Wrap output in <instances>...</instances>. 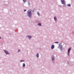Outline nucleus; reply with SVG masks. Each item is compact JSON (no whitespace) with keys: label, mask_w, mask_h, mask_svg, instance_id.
<instances>
[{"label":"nucleus","mask_w":74,"mask_h":74,"mask_svg":"<svg viewBox=\"0 0 74 74\" xmlns=\"http://www.w3.org/2000/svg\"><path fill=\"white\" fill-rule=\"evenodd\" d=\"M27 15L29 17H31V16H32V12L30 11H28L27 12Z\"/></svg>","instance_id":"nucleus-1"},{"label":"nucleus","mask_w":74,"mask_h":74,"mask_svg":"<svg viewBox=\"0 0 74 74\" xmlns=\"http://www.w3.org/2000/svg\"><path fill=\"white\" fill-rule=\"evenodd\" d=\"M71 48H69V49L68 50V55L69 56H70V50H71Z\"/></svg>","instance_id":"nucleus-2"},{"label":"nucleus","mask_w":74,"mask_h":74,"mask_svg":"<svg viewBox=\"0 0 74 74\" xmlns=\"http://www.w3.org/2000/svg\"><path fill=\"white\" fill-rule=\"evenodd\" d=\"M61 2L63 4L65 5V2L64 1V0H61Z\"/></svg>","instance_id":"nucleus-3"},{"label":"nucleus","mask_w":74,"mask_h":74,"mask_svg":"<svg viewBox=\"0 0 74 74\" xmlns=\"http://www.w3.org/2000/svg\"><path fill=\"white\" fill-rule=\"evenodd\" d=\"M4 52L6 54H9V53H8V52L7 51H6L5 50H4Z\"/></svg>","instance_id":"nucleus-4"},{"label":"nucleus","mask_w":74,"mask_h":74,"mask_svg":"<svg viewBox=\"0 0 74 74\" xmlns=\"http://www.w3.org/2000/svg\"><path fill=\"white\" fill-rule=\"evenodd\" d=\"M54 59H55V58H54V57L53 56L52 57V61H53L54 60Z\"/></svg>","instance_id":"nucleus-5"},{"label":"nucleus","mask_w":74,"mask_h":74,"mask_svg":"<svg viewBox=\"0 0 74 74\" xmlns=\"http://www.w3.org/2000/svg\"><path fill=\"white\" fill-rule=\"evenodd\" d=\"M51 48L52 49H53V48H54V45H52V46L51 47Z\"/></svg>","instance_id":"nucleus-6"},{"label":"nucleus","mask_w":74,"mask_h":74,"mask_svg":"<svg viewBox=\"0 0 74 74\" xmlns=\"http://www.w3.org/2000/svg\"><path fill=\"white\" fill-rule=\"evenodd\" d=\"M28 38H32V37L30 36H28Z\"/></svg>","instance_id":"nucleus-7"},{"label":"nucleus","mask_w":74,"mask_h":74,"mask_svg":"<svg viewBox=\"0 0 74 74\" xmlns=\"http://www.w3.org/2000/svg\"><path fill=\"white\" fill-rule=\"evenodd\" d=\"M54 19L55 20V21H56V17H54Z\"/></svg>","instance_id":"nucleus-8"},{"label":"nucleus","mask_w":74,"mask_h":74,"mask_svg":"<svg viewBox=\"0 0 74 74\" xmlns=\"http://www.w3.org/2000/svg\"><path fill=\"white\" fill-rule=\"evenodd\" d=\"M36 56L37 57V58H38L39 56H38V53H37L36 55Z\"/></svg>","instance_id":"nucleus-9"},{"label":"nucleus","mask_w":74,"mask_h":74,"mask_svg":"<svg viewBox=\"0 0 74 74\" xmlns=\"http://www.w3.org/2000/svg\"><path fill=\"white\" fill-rule=\"evenodd\" d=\"M23 67H25V64H23Z\"/></svg>","instance_id":"nucleus-10"},{"label":"nucleus","mask_w":74,"mask_h":74,"mask_svg":"<svg viewBox=\"0 0 74 74\" xmlns=\"http://www.w3.org/2000/svg\"><path fill=\"white\" fill-rule=\"evenodd\" d=\"M37 14H38V15L39 16L40 14V13H39V12H37Z\"/></svg>","instance_id":"nucleus-11"},{"label":"nucleus","mask_w":74,"mask_h":74,"mask_svg":"<svg viewBox=\"0 0 74 74\" xmlns=\"http://www.w3.org/2000/svg\"><path fill=\"white\" fill-rule=\"evenodd\" d=\"M38 26H41V24L40 23H39V24H38Z\"/></svg>","instance_id":"nucleus-12"},{"label":"nucleus","mask_w":74,"mask_h":74,"mask_svg":"<svg viewBox=\"0 0 74 74\" xmlns=\"http://www.w3.org/2000/svg\"><path fill=\"white\" fill-rule=\"evenodd\" d=\"M68 6H69V7H70L71 6V5L70 4H69L68 5Z\"/></svg>","instance_id":"nucleus-13"},{"label":"nucleus","mask_w":74,"mask_h":74,"mask_svg":"<svg viewBox=\"0 0 74 74\" xmlns=\"http://www.w3.org/2000/svg\"><path fill=\"white\" fill-rule=\"evenodd\" d=\"M23 2H26V0H23Z\"/></svg>","instance_id":"nucleus-14"},{"label":"nucleus","mask_w":74,"mask_h":74,"mask_svg":"<svg viewBox=\"0 0 74 74\" xmlns=\"http://www.w3.org/2000/svg\"><path fill=\"white\" fill-rule=\"evenodd\" d=\"M55 43H56V44H58V43H59V42H55Z\"/></svg>","instance_id":"nucleus-15"},{"label":"nucleus","mask_w":74,"mask_h":74,"mask_svg":"<svg viewBox=\"0 0 74 74\" xmlns=\"http://www.w3.org/2000/svg\"><path fill=\"white\" fill-rule=\"evenodd\" d=\"M22 61H23L22 60H21L20 62H22Z\"/></svg>","instance_id":"nucleus-16"},{"label":"nucleus","mask_w":74,"mask_h":74,"mask_svg":"<svg viewBox=\"0 0 74 74\" xmlns=\"http://www.w3.org/2000/svg\"><path fill=\"white\" fill-rule=\"evenodd\" d=\"M26 11V10H24V11Z\"/></svg>","instance_id":"nucleus-17"},{"label":"nucleus","mask_w":74,"mask_h":74,"mask_svg":"<svg viewBox=\"0 0 74 74\" xmlns=\"http://www.w3.org/2000/svg\"><path fill=\"white\" fill-rule=\"evenodd\" d=\"M18 52H19L20 51V50H18Z\"/></svg>","instance_id":"nucleus-18"},{"label":"nucleus","mask_w":74,"mask_h":74,"mask_svg":"<svg viewBox=\"0 0 74 74\" xmlns=\"http://www.w3.org/2000/svg\"><path fill=\"white\" fill-rule=\"evenodd\" d=\"M1 38V37H0V39Z\"/></svg>","instance_id":"nucleus-19"}]
</instances>
